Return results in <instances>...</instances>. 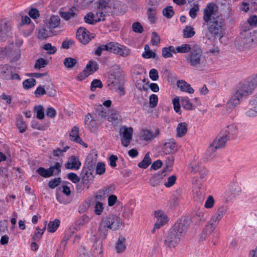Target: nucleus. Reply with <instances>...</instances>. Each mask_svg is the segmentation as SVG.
I'll list each match as a JSON object with an SVG mask.
<instances>
[{"label":"nucleus","instance_id":"obj_1","mask_svg":"<svg viewBox=\"0 0 257 257\" xmlns=\"http://www.w3.org/2000/svg\"><path fill=\"white\" fill-rule=\"evenodd\" d=\"M190 222V219L188 217L182 218L177 221L166 236L164 241L165 245L170 248H175L187 232Z\"/></svg>","mask_w":257,"mask_h":257},{"label":"nucleus","instance_id":"obj_2","mask_svg":"<svg viewBox=\"0 0 257 257\" xmlns=\"http://www.w3.org/2000/svg\"><path fill=\"white\" fill-rule=\"evenodd\" d=\"M237 134L238 127L235 124H231L223 128L207 149L206 155L208 158L211 157L217 149L224 147L227 142L235 138Z\"/></svg>","mask_w":257,"mask_h":257},{"label":"nucleus","instance_id":"obj_3","mask_svg":"<svg viewBox=\"0 0 257 257\" xmlns=\"http://www.w3.org/2000/svg\"><path fill=\"white\" fill-rule=\"evenodd\" d=\"M204 25L207 26V29L209 34H205L206 38L210 40V35L214 39H221L223 37L225 23L224 20L218 17H213L212 20L208 22H204Z\"/></svg>","mask_w":257,"mask_h":257},{"label":"nucleus","instance_id":"obj_4","mask_svg":"<svg viewBox=\"0 0 257 257\" xmlns=\"http://www.w3.org/2000/svg\"><path fill=\"white\" fill-rule=\"evenodd\" d=\"M254 88L247 80L240 84L234 94L227 103V107L232 109L240 103V99L244 96L250 94Z\"/></svg>","mask_w":257,"mask_h":257},{"label":"nucleus","instance_id":"obj_5","mask_svg":"<svg viewBox=\"0 0 257 257\" xmlns=\"http://www.w3.org/2000/svg\"><path fill=\"white\" fill-rule=\"evenodd\" d=\"M185 58L191 66L197 67L199 65L202 59V51L200 47L196 44L194 45L192 51Z\"/></svg>","mask_w":257,"mask_h":257},{"label":"nucleus","instance_id":"obj_6","mask_svg":"<svg viewBox=\"0 0 257 257\" xmlns=\"http://www.w3.org/2000/svg\"><path fill=\"white\" fill-rule=\"evenodd\" d=\"M111 0H98L97 2L96 17L102 18L112 13V8L110 5Z\"/></svg>","mask_w":257,"mask_h":257},{"label":"nucleus","instance_id":"obj_7","mask_svg":"<svg viewBox=\"0 0 257 257\" xmlns=\"http://www.w3.org/2000/svg\"><path fill=\"white\" fill-rule=\"evenodd\" d=\"M108 79V85L110 87V89L115 91L119 90V95H124L125 94V91L123 87V79L119 76L115 77L113 75H111Z\"/></svg>","mask_w":257,"mask_h":257},{"label":"nucleus","instance_id":"obj_8","mask_svg":"<svg viewBox=\"0 0 257 257\" xmlns=\"http://www.w3.org/2000/svg\"><path fill=\"white\" fill-rule=\"evenodd\" d=\"M107 229L117 230L121 225V219L118 216L109 215L103 218L100 223Z\"/></svg>","mask_w":257,"mask_h":257},{"label":"nucleus","instance_id":"obj_9","mask_svg":"<svg viewBox=\"0 0 257 257\" xmlns=\"http://www.w3.org/2000/svg\"><path fill=\"white\" fill-rule=\"evenodd\" d=\"M98 69V63L94 61L90 60L86 65L84 69L77 76V79L82 81L89 75L93 74Z\"/></svg>","mask_w":257,"mask_h":257},{"label":"nucleus","instance_id":"obj_10","mask_svg":"<svg viewBox=\"0 0 257 257\" xmlns=\"http://www.w3.org/2000/svg\"><path fill=\"white\" fill-rule=\"evenodd\" d=\"M133 129L132 127H127L123 125L120 128L119 135L120 137L121 144L127 147L130 144L132 140Z\"/></svg>","mask_w":257,"mask_h":257},{"label":"nucleus","instance_id":"obj_11","mask_svg":"<svg viewBox=\"0 0 257 257\" xmlns=\"http://www.w3.org/2000/svg\"><path fill=\"white\" fill-rule=\"evenodd\" d=\"M217 11L216 5L213 3H208L203 10V20L204 22L212 20Z\"/></svg>","mask_w":257,"mask_h":257},{"label":"nucleus","instance_id":"obj_12","mask_svg":"<svg viewBox=\"0 0 257 257\" xmlns=\"http://www.w3.org/2000/svg\"><path fill=\"white\" fill-rule=\"evenodd\" d=\"M11 34L10 24L4 21H0V41H5Z\"/></svg>","mask_w":257,"mask_h":257},{"label":"nucleus","instance_id":"obj_13","mask_svg":"<svg viewBox=\"0 0 257 257\" xmlns=\"http://www.w3.org/2000/svg\"><path fill=\"white\" fill-rule=\"evenodd\" d=\"M218 223L216 220L211 218L203 229L200 237V240L202 241L205 240L207 236L210 235L213 232Z\"/></svg>","mask_w":257,"mask_h":257},{"label":"nucleus","instance_id":"obj_14","mask_svg":"<svg viewBox=\"0 0 257 257\" xmlns=\"http://www.w3.org/2000/svg\"><path fill=\"white\" fill-rule=\"evenodd\" d=\"M155 217L157 218V221L154 224L153 231L156 229H159L165 225L168 221V217L162 210H158L155 212Z\"/></svg>","mask_w":257,"mask_h":257},{"label":"nucleus","instance_id":"obj_15","mask_svg":"<svg viewBox=\"0 0 257 257\" xmlns=\"http://www.w3.org/2000/svg\"><path fill=\"white\" fill-rule=\"evenodd\" d=\"M99 120L90 113H88L85 117V124L91 132H95L98 126L97 121Z\"/></svg>","mask_w":257,"mask_h":257},{"label":"nucleus","instance_id":"obj_16","mask_svg":"<svg viewBox=\"0 0 257 257\" xmlns=\"http://www.w3.org/2000/svg\"><path fill=\"white\" fill-rule=\"evenodd\" d=\"M250 108L245 112L247 116L252 117L257 116V94L252 97L249 101Z\"/></svg>","mask_w":257,"mask_h":257},{"label":"nucleus","instance_id":"obj_17","mask_svg":"<svg viewBox=\"0 0 257 257\" xmlns=\"http://www.w3.org/2000/svg\"><path fill=\"white\" fill-rule=\"evenodd\" d=\"M89 32L84 28H79L76 33V38L82 43L87 44L91 38L88 35Z\"/></svg>","mask_w":257,"mask_h":257},{"label":"nucleus","instance_id":"obj_18","mask_svg":"<svg viewBox=\"0 0 257 257\" xmlns=\"http://www.w3.org/2000/svg\"><path fill=\"white\" fill-rule=\"evenodd\" d=\"M160 134V130L158 128H156L155 132L148 129H143L142 131L141 137L142 139L146 141H150L154 140Z\"/></svg>","mask_w":257,"mask_h":257},{"label":"nucleus","instance_id":"obj_19","mask_svg":"<svg viewBox=\"0 0 257 257\" xmlns=\"http://www.w3.org/2000/svg\"><path fill=\"white\" fill-rule=\"evenodd\" d=\"M81 165V163L79 159L74 156H72L69 158L68 162L65 164V167L67 169L77 170L80 168Z\"/></svg>","mask_w":257,"mask_h":257},{"label":"nucleus","instance_id":"obj_20","mask_svg":"<svg viewBox=\"0 0 257 257\" xmlns=\"http://www.w3.org/2000/svg\"><path fill=\"white\" fill-rule=\"evenodd\" d=\"M37 31V38L40 40H45L54 35L52 30L47 28L46 24L40 27Z\"/></svg>","mask_w":257,"mask_h":257},{"label":"nucleus","instance_id":"obj_21","mask_svg":"<svg viewBox=\"0 0 257 257\" xmlns=\"http://www.w3.org/2000/svg\"><path fill=\"white\" fill-rule=\"evenodd\" d=\"M167 169L168 166H166V168H164L163 171L162 172H159L155 174L150 180V184L153 187H155L159 185L163 179V176H165V175L163 174V173L165 172Z\"/></svg>","mask_w":257,"mask_h":257},{"label":"nucleus","instance_id":"obj_22","mask_svg":"<svg viewBox=\"0 0 257 257\" xmlns=\"http://www.w3.org/2000/svg\"><path fill=\"white\" fill-rule=\"evenodd\" d=\"M95 15L93 13L90 12L85 16L84 17V21L87 24L95 25L101 21H104L105 20V18L101 19L102 17H100L99 16L97 17V19H95Z\"/></svg>","mask_w":257,"mask_h":257},{"label":"nucleus","instance_id":"obj_23","mask_svg":"<svg viewBox=\"0 0 257 257\" xmlns=\"http://www.w3.org/2000/svg\"><path fill=\"white\" fill-rule=\"evenodd\" d=\"M94 116L97 119L102 120L106 117V109H105L102 105L95 106L94 112Z\"/></svg>","mask_w":257,"mask_h":257},{"label":"nucleus","instance_id":"obj_24","mask_svg":"<svg viewBox=\"0 0 257 257\" xmlns=\"http://www.w3.org/2000/svg\"><path fill=\"white\" fill-rule=\"evenodd\" d=\"M97 155L89 154L86 159V162L83 167L94 170L97 161Z\"/></svg>","mask_w":257,"mask_h":257},{"label":"nucleus","instance_id":"obj_25","mask_svg":"<svg viewBox=\"0 0 257 257\" xmlns=\"http://www.w3.org/2000/svg\"><path fill=\"white\" fill-rule=\"evenodd\" d=\"M177 86L182 91L187 92L190 94L194 93V89L191 85L183 80H178L177 82Z\"/></svg>","mask_w":257,"mask_h":257},{"label":"nucleus","instance_id":"obj_26","mask_svg":"<svg viewBox=\"0 0 257 257\" xmlns=\"http://www.w3.org/2000/svg\"><path fill=\"white\" fill-rule=\"evenodd\" d=\"M60 24V18L58 16L51 17L49 21L46 23V26L49 29H53L57 28Z\"/></svg>","mask_w":257,"mask_h":257},{"label":"nucleus","instance_id":"obj_27","mask_svg":"<svg viewBox=\"0 0 257 257\" xmlns=\"http://www.w3.org/2000/svg\"><path fill=\"white\" fill-rule=\"evenodd\" d=\"M226 211L227 207L225 206L222 205L219 207L217 212L211 218L219 223L223 215L225 214Z\"/></svg>","mask_w":257,"mask_h":257},{"label":"nucleus","instance_id":"obj_28","mask_svg":"<svg viewBox=\"0 0 257 257\" xmlns=\"http://www.w3.org/2000/svg\"><path fill=\"white\" fill-rule=\"evenodd\" d=\"M125 241V237L122 235L119 236L115 244V248L117 250V252L120 253L124 251L126 248Z\"/></svg>","mask_w":257,"mask_h":257},{"label":"nucleus","instance_id":"obj_29","mask_svg":"<svg viewBox=\"0 0 257 257\" xmlns=\"http://www.w3.org/2000/svg\"><path fill=\"white\" fill-rule=\"evenodd\" d=\"M60 15L61 18L66 21H68L76 16V14L73 8L69 9L66 12H60Z\"/></svg>","mask_w":257,"mask_h":257},{"label":"nucleus","instance_id":"obj_30","mask_svg":"<svg viewBox=\"0 0 257 257\" xmlns=\"http://www.w3.org/2000/svg\"><path fill=\"white\" fill-rule=\"evenodd\" d=\"M188 125L186 122L178 123L177 127V135L179 137H183L187 132Z\"/></svg>","mask_w":257,"mask_h":257},{"label":"nucleus","instance_id":"obj_31","mask_svg":"<svg viewBox=\"0 0 257 257\" xmlns=\"http://www.w3.org/2000/svg\"><path fill=\"white\" fill-rule=\"evenodd\" d=\"M172 53H176L175 47L173 46L164 47L162 49V56L165 58L172 57Z\"/></svg>","mask_w":257,"mask_h":257},{"label":"nucleus","instance_id":"obj_32","mask_svg":"<svg viewBox=\"0 0 257 257\" xmlns=\"http://www.w3.org/2000/svg\"><path fill=\"white\" fill-rule=\"evenodd\" d=\"M175 50L176 53H186L192 51V47L188 44H185L175 48Z\"/></svg>","mask_w":257,"mask_h":257},{"label":"nucleus","instance_id":"obj_33","mask_svg":"<svg viewBox=\"0 0 257 257\" xmlns=\"http://www.w3.org/2000/svg\"><path fill=\"white\" fill-rule=\"evenodd\" d=\"M151 163V159L150 158V154L148 152L145 155L143 160L138 164V166L141 168L146 169Z\"/></svg>","mask_w":257,"mask_h":257},{"label":"nucleus","instance_id":"obj_34","mask_svg":"<svg viewBox=\"0 0 257 257\" xmlns=\"http://www.w3.org/2000/svg\"><path fill=\"white\" fill-rule=\"evenodd\" d=\"M62 164L59 162H56L53 166L49 168V172L53 175H58L61 172Z\"/></svg>","mask_w":257,"mask_h":257},{"label":"nucleus","instance_id":"obj_35","mask_svg":"<svg viewBox=\"0 0 257 257\" xmlns=\"http://www.w3.org/2000/svg\"><path fill=\"white\" fill-rule=\"evenodd\" d=\"M60 221L58 219L50 221L48 224L47 230L49 232H54L60 225Z\"/></svg>","mask_w":257,"mask_h":257},{"label":"nucleus","instance_id":"obj_36","mask_svg":"<svg viewBox=\"0 0 257 257\" xmlns=\"http://www.w3.org/2000/svg\"><path fill=\"white\" fill-rule=\"evenodd\" d=\"M181 102L182 107L186 110H191L195 109V107L190 101L189 98L182 97L181 99Z\"/></svg>","mask_w":257,"mask_h":257},{"label":"nucleus","instance_id":"obj_37","mask_svg":"<svg viewBox=\"0 0 257 257\" xmlns=\"http://www.w3.org/2000/svg\"><path fill=\"white\" fill-rule=\"evenodd\" d=\"M156 10L155 8H149L147 11L148 18L151 24H154L156 22Z\"/></svg>","mask_w":257,"mask_h":257},{"label":"nucleus","instance_id":"obj_38","mask_svg":"<svg viewBox=\"0 0 257 257\" xmlns=\"http://www.w3.org/2000/svg\"><path fill=\"white\" fill-rule=\"evenodd\" d=\"M195 34L194 29L191 26H186L183 30V37L185 38H191L194 36Z\"/></svg>","mask_w":257,"mask_h":257},{"label":"nucleus","instance_id":"obj_39","mask_svg":"<svg viewBox=\"0 0 257 257\" xmlns=\"http://www.w3.org/2000/svg\"><path fill=\"white\" fill-rule=\"evenodd\" d=\"M79 128L76 126H74L71 130L69 134L70 140L72 141L75 142L76 140H80L79 136Z\"/></svg>","mask_w":257,"mask_h":257},{"label":"nucleus","instance_id":"obj_40","mask_svg":"<svg viewBox=\"0 0 257 257\" xmlns=\"http://www.w3.org/2000/svg\"><path fill=\"white\" fill-rule=\"evenodd\" d=\"M93 251L96 253L101 254L103 252L102 242L99 239H96L93 245Z\"/></svg>","mask_w":257,"mask_h":257},{"label":"nucleus","instance_id":"obj_41","mask_svg":"<svg viewBox=\"0 0 257 257\" xmlns=\"http://www.w3.org/2000/svg\"><path fill=\"white\" fill-rule=\"evenodd\" d=\"M34 111L37 114L36 117L37 118L39 119H42L44 117V109L42 105H36L34 107Z\"/></svg>","mask_w":257,"mask_h":257},{"label":"nucleus","instance_id":"obj_42","mask_svg":"<svg viewBox=\"0 0 257 257\" xmlns=\"http://www.w3.org/2000/svg\"><path fill=\"white\" fill-rule=\"evenodd\" d=\"M77 60L72 57H67L64 59L63 63L65 66L69 69L72 68L77 63Z\"/></svg>","mask_w":257,"mask_h":257},{"label":"nucleus","instance_id":"obj_43","mask_svg":"<svg viewBox=\"0 0 257 257\" xmlns=\"http://www.w3.org/2000/svg\"><path fill=\"white\" fill-rule=\"evenodd\" d=\"M98 233L99 239H104L108 234V229L101 223L99 226Z\"/></svg>","mask_w":257,"mask_h":257},{"label":"nucleus","instance_id":"obj_44","mask_svg":"<svg viewBox=\"0 0 257 257\" xmlns=\"http://www.w3.org/2000/svg\"><path fill=\"white\" fill-rule=\"evenodd\" d=\"M163 15L168 19H171L175 14L172 6H167L162 11Z\"/></svg>","mask_w":257,"mask_h":257},{"label":"nucleus","instance_id":"obj_45","mask_svg":"<svg viewBox=\"0 0 257 257\" xmlns=\"http://www.w3.org/2000/svg\"><path fill=\"white\" fill-rule=\"evenodd\" d=\"M36 84V80L34 78L27 79L23 82V87L26 89H29Z\"/></svg>","mask_w":257,"mask_h":257},{"label":"nucleus","instance_id":"obj_46","mask_svg":"<svg viewBox=\"0 0 257 257\" xmlns=\"http://www.w3.org/2000/svg\"><path fill=\"white\" fill-rule=\"evenodd\" d=\"M120 117L118 111L115 110H112L111 114H110L107 118L109 121H111L112 123H118L119 117Z\"/></svg>","mask_w":257,"mask_h":257},{"label":"nucleus","instance_id":"obj_47","mask_svg":"<svg viewBox=\"0 0 257 257\" xmlns=\"http://www.w3.org/2000/svg\"><path fill=\"white\" fill-rule=\"evenodd\" d=\"M36 171L40 176L46 178L52 176L49 172V168L45 169L41 167L38 168Z\"/></svg>","mask_w":257,"mask_h":257},{"label":"nucleus","instance_id":"obj_48","mask_svg":"<svg viewBox=\"0 0 257 257\" xmlns=\"http://www.w3.org/2000/svg\"><path fill=\"white\" fill-rule=\"evenodd\" d=\"M164 149L166 154L172 153L175 151V144L173 142L166 143L164 145Z\"/></svg>","mask_w":257,"mask_h":257},{"label":"nucleus","instance_id":"obj_49","mask_svg":"<svg viewBox=\"0 0 257 257\" xmlns=\"http://www.w3.org/2000/svg\"><path fill=\"white\" fill-rule=\"evenodd\" d=\"M116 53L117 55H119L122 57H126L130 53V50L126 46L121 45Z\"/></svg>","mask_w":257,"mask_h":257},{"label":"nucleus","instance_id":"obj_50","mask_svg":"<svg viewBox=\"0 0 257 257\" xmlns=\"http://www.w3.org/2000/svg\"><path fill=\"white\" fill-rule=\"evenodd\" d=\"M94 170L83 167L81 171V175L82 176H87L88 178L93 179L94 177Z\"/></svg>","mask_w":257,"mask_h":257},{"label":"nucleus","instance_id":"obj_51","mask_svg":"<svg viewBox=\"0 0 257 257\" xmlns=\"http://www.w3.org/2000/svg\"><path fill=\"white\" fill-rule=\"evenodd\" d=\"M48 64V61L44 58H41L37 60L34 67L36 69H40L45 67Z\"/></svg>","mask_w":257,"mask_h":257},{"label":"nucleus","instance_id":"obj_52","mask_svg":"<svg viewBox=\"0 0 257 257\" xmlns=\"http://www.w3.org/2000/svg\"><path fill=\"white\" fill-rule=\"evenodd\" d=\"M43 49L47 51V53L49 54H54L56 52L57 48L55 46H52L50 43H46L45 44L43 47Z\"/></svg>","mask_w":257,"mask_h":257},{"label":"nucleus","instance_id":"obj_53","mask_svg":"<svg viewBox=\"0 0 257 257\" xmlns=\"http://www.w3.org/2000/svg\"><path fill=\"white\" fill-rule=\"evenodd\" d=\"M199 10V6L198 4L194 3L192 8L189 11V15L192 18H196L197 12Z\"/></svg>","mask_w":257,"mask_h":257},{"label":"nucleus","instance_id":"obj_54","mask_svg":"<svg viewBox=\"0 0 257 257\" xmlns=\"http://www.w3.org/2000/svg\"><path fill=\"white\" fill-rule=\"evenodd\" d=\"M103 87V84L101 81L99 79H94L93 80L90 86V90L92 91H94L96 90V88H101Z\"/></svg>","mask_w":257,"mask_h":257},{"label":"nucleus","instance_id":"obj_55","mask_svg":"<svg viewBox=\"0 0 257 257\" xmlns=\"http://www.w3.org/2000/svg\"><path fill=\"white\" fill-rule=\"evenodd\" d=\"M61 181V179L60 177L51 179L48 183V186L50 188L54 189L59 185Z\"/></svg>","mask_w":257,"mask_h":257},{"label":"nucleus","instance_id":"obj_56","mask_svg":"<svg viewBox=\"0 0 257 257\" xmlns=\"http://www.w3.org/2000/svg\"><path fill=\"white\" fill-rule=\"evenodd\" d=\"M96 173L98 175H102L105 173V164L102 162H99L95 167Z\"/></svg>","mask_w":257,"mask_h":257},{"label":"nucleus","instance_id":"obj_57","mask_svg":"<svg viewBox=\"0 0 257 257\" xmlns=\"http://www.w3.org/2000/svg\"><path fill=\"white\" fill-rule=\"evenodd\" d=\"M133 31L137 33H142L144 31V28L140 22H137L132 25Z\"/></svg>","mask_w":257,"mask_h":257},{"label":"nucleus","instance_id":"obj_58","mask_svg":"<svg viewBox=\"0 0 257 257\" xmlns=\"http://www.w3.org/2000/svg\"><path fill=\"white\" fill-rule=\"evenodd\" d=\"M158 97L156 94H151L149 98L150 106L151 108H154L157 105Z\"/></svg>","mask_w":257,"mask_h":257},{"label":"nucleus","instance_id":"obj_59","mask_svg":"<svg viewBox=\"0 0 257 257\" xmlns=\"http://www.w3.org/2000/svg\"><path fill=\"white\" fill-rule=\"evenodd\" d=\"M151 44L153 46H157L160 43V38L156 32H153L152 34Z\"/></svg>","mask_w":257,"mask_h":257},{"label":"nucleus","instance_id":"obj_60","mask_svg":"<svg viewBox=\"0 0 257 257\" xmlns=\"http://www.w3.org/2000/svg\"><path fill=\"white\" fill-rule=\"evenodd\" d=\"M120 45H121L118 43L114 42H110L109 52L116 54V53L118 52L117 50H118Z\"/></svg>","mask_w":257,"mask_h":257},{"label":"nucleus","instance_id":"obj_61","mask_svg":"<svg viewBox=\"0 0 257 257\" xmlns=\"http://www.w3.org/2000/svg\"><path fill=\"white\" fill-rule=\"evenodd\" d=\"M34 94L36 97H39L44 94H46V90L44 86H39L34 92Z\"/></svg>","mask_w":257,"mask_h":257},{"label":"nucleus","instance_id":"obj_62","mask_svg":"<svg viewBox=\"0 0 257 257\" xmlns=\"http://www.w3.org/2000/svg\"><path fill=\"white\" fill-rule=\"evenodd\" d=\"M176 179V176L174 175L169 177L167 179V181L165 183L164 185L166 187L172 186L175 183Z\"/></svg>","mask_w":257,"mask_h":257},{"label":"nucleus","instance_id":"obj_63","mask_svg":"<svg viewBox=\"0 0 257 257\" xmlns=\"http://www.w3.org/2000/svg\"><path fill=\"white\" fill-rule=\"evenodd\" d=\"M103 210V204L102 203L96 201L94 206V212L96 215H100Z\"/></svg>","mask_w":257,"mask_h":257},{"label":"nucleus","instance_id":"obj_64","mask_svg":"<svg viewBox=\"0 0 257 257\" xmlns=\"http://www.w3.org/2000/svg\"><path fill=\"white\" fill-rule=\"evenodd\" d=\"M247 23L251 27H257V16H250L247 20Z\"/></svg>","mask_w":257,"mask_h":257}]
</instances>
